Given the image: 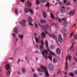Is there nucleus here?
<instances>
[{
    "label": "nucleus",
    "mask_w": 77,
    "mask_h": 77,
    "mask_svg": "<svg viewBox=\"0 0 77 77\" xmlns=\"http://www.w3.org/2000/svg\"><path fill=\"white\" fill-rule=\"evenodd\" d=\"M41 68H37V71L39 72H44L45 71L46 76V77H49V74L47 70L42 66H41Z\"/></svg>",
    "instance_id": "f257e3e1"
},
{
    "label": "nucleus",
    "mask_w": 77,
    "mask_h": 77,
    "mask_svg": "<svg viewBox=\"0 0 77 77\" xmlns=\"http://www.w3.org/2000/svg\"><path fill=\"white\" fill-rule=\"evenodd\" d=\"M26 23H27V20L25 19H23L19 22L20 24H21L23 27H25L26 26Z\"/></svg>",
    "instance_id": "f03ea898"
},
{
    "label": "nucleus",
    "mask_w": 77,
    "mask_h": 77,
    "mask_svg": "<svg viewBox=\"0 0 77 77\" xmlns=\"http://www.w3.org/2000/svg\"><path fill=\"white\" fill-rule=\"evenodd\" d=\"M48 69L51 71H52L54 69V66L51 63H49L48 65Z\"/></svg>",
    "instance_id": "7ed1b4c3"
},
{
    "label": "nucleus",
    "mask_w": 77,
    "mask_h": 77,
    "mask_svg": "<svg viewBox=\"0 0 77 77\" xmlns=\"http://www.w3.org/2000/svg\"><path fill=\"white\" fill-rule=\"evenodd\" d=\"M58 41L59 42L61 43L63 42V38H62V36L60 34H59L58 35Z\"/></svg>",
    "instance_id": "20e7f679"
},
{
    "label": "nucleus",
    "mask_w": 77,
    "mask_h": 77,
    "mask_svg": "<svg viewBox=\"0 0 77 77\" xmlns=\"http://www.w3.org/2000/svg\"><path fill=\"white\" fill-rule=\"evenodd\" d=\"M56 52L57 54L58 55H59L60 54V53H61V51H60V49L59 48H57L56 50Z\"/></svg>",
    "instance_id": "39448f33"
},
{
    "label": "nucleus",
    "mask_w": 77,
    "mask_h": 77,
    "mask_svg": "<svg viewBox=\"0 0 77 77\" xmlns=\"http://www.w3.org/2000/svg\"><path fill=\"white\" fill-rule=\"evenodd\" d=\"M28 23H32L33 20L31 17H29L28 18Z\"/></svg>",
    "instance_id": "423d86ee"
},
{
    "label": "nucleus",
    "mask_w": 77,
    "mask_h": 77,
    "mask_svg": "<svg viewBox=\"0 0 77 77\" xmlns=\"http://www.w3.org/2000/svg\"><path fill=\"white\" fill-rule=\"evenodd\" d=\"M41 28L42 30H47V26L45 25H42L41 26Z\"/></svg>",
    "instance_id": "0eeeda50"
},
{
    "label": "nucleus",
    "mask_w": 77,
    "mask_h": 77,
    "mask_svg": "<svg viewBox=\"0 0 77 77\" xmlns=\"http://www.w3.org/2000/svg\"><path fill=\"white\" fill-rule=\"evenodd\" d=\"M46 54L48 55V53H47V51L46 50H45L44 51H43L42 52V54L43 57L45 55V53Z\"/></svg>",
    "instance_id": "6e6552de"
},
{
    "label": "nucleus",
    "mask_w": 77,
    "mask_h": 77,
    "mask_svg": "<svg viewBox=\"0 0 77 77\" xmlns=\"http://www.w3.org/2000/svg\"><path fill=\"white\" fill-rule=\"evenodd\" d=\"M40 35L43 39H44V38H45V34L44 32H42V34H41Z\"/></svg>",
    "instance_id": "1a4fd4ad"
},
{
    "label": "nucleus",
    "mask_w": 77,
    "mask_h": 77,
    "mask_svg": "<svg viewBox=\"0 0 77 77\" xmlns=\"http://www.w3.org/2000/svg\"><path fill=\"white\" fill-rule=\"evenodd\" d=\"M46 46L47 47V49L48 51H50V50L49 49V47H48V42L47 41H46L45 42Z\"/></svg>",
    "instance_id": "9d476101"
},
{
    "label": "nucleus",
    "mask_w": 77,
    "mask_h": 77,
    "mask_svg": "<svg viewBox=\"0 0 77 77\" xmlns=\"http://www.w3.org/2000/svg\"><path fill=\"white\" fill-rule=\"evenodd\" d=\"M52 37L51 38H53L54 39H57V37L54 34L52 33L51 34Z\"/></svg>",
    "instance_id": "9b49d317"
},
{
    "label": "nucleus",
    "mask_w": 77,
    "mask_h": 77,
    "mask_svg": "<svg viewBox=\"0 0 77 77\" xmlns=\"http://www.w3.org/2000/svg\"><path fill=\"white\" fill-rule=\"evenodd\" d=\"M42 14L44 18H47V15L46 14V13L45 12L43 11L42 13Z\"/></svg>",
    "instance_id": "f8f14e48"
},
{
    "label": "nucleus",
    "mask_w": 77,
    "mask_h": 77,
    "mask_svg": "<svg viewBox=\"0 0 77 77\" xmlns=\"http://www.w3.org/2000/svg\"><path fill=\"white\" fill-rule=\"evenodd\" d=\"M5 68L6 69H10V65L7 64L5 65Z\"/></svg>",
    "instance_id": "ddd939ff"
},
{
    "label": "nucleus",
    "mask_w": 77,
    "mask_h": 77,
    "mask_svg": "<svg viewBox=\"0 0 77 77\" xmlns=\"http://www.w3.org/2000/svg\"><path fill=\"white\" fill-rule=\"evenodd\" d=\"M40 23L42 24H45L46 23V21L44 20L41 19L40 20Z\"/></svg>",
    "instance_id": "4468645a"
},
{
    "label": "nucleus",
    "mask_w": 77,
    "mask_h": 77,
    "mask_svg": "<svg viewBox=\"0 0 77 77\" xmlns=\"http://www.w3.org/2000/svg\"><path fill=\"white\" fill-rule=\"evenodd\" d=\"M14 32H15V33H16V34L18 33V28H15L14 29Z\"/></svg>",
    "instance_id": "2eb2a0df"
},
{
    "label": "nucleus",
    "mask_w": 77,
    "mask_h": 77,
    "mask_svg": "<svg viewBox=\"0 0 77 77\" xmlns=\"http://www.w3.org/2000/svg\"><path fill=\"white\" fill-rule=\"evenodd\" d=\"M24 11L25 12V13H26V14H28V13H29V9L27 8H25L24 9Z\"/></svg>",
    "instance_id": "dca6fc26"
},
{
    "label": "nucleus",
    "mask_w": 77,
    "mask_h": 77,
    "mask_svg": "<svg viewBox=\"0 0 77 77\" xmlns=\"http://www.w3.org/2000/svg\"><path fill=\"white\" fill-rule=\"evenodd\" d=\"M62 24L63 26H66L68 25V23H67V22L66 21L63 22Z\"/></svg>",
    "instance_id": "f3484780"
},
{
    "label": "nucleus",
    "mask_w": 77,
    "mask_h": 77,
    "mask_svg": "<svg viewBox=\"0 0 77 77\" xmlns=\"http://www.w3.org/2000/svg\"><path fill=\"white\" fill-rule=\"evenodd\" d=\"M67 61L65 63V65H66V66L65 67V70L66 71H67V69H68V64L67 63Z\"/></svg>",
    "instance_id": "a211bd4d"
},
{
    "label": "nucleus",
    "mask_w": 77,
    "mask_h": 77,
    "mask_svg": "<svg viewBox=\"0 0 77 77\" xmlns=\"http://www.w3.org/2000/svg\"><path fill=\"white\" fill-rule=\"evenodd\" d=\"M60 12L61 13H65V9H61L60 10Z\"/></svg>",
    "instance_id": "6ab92c4d"
},
{
    "label": "nucleus",
    "mask_w": 77,
    "mask_h": 77,
    "mask_svg": "<svg viewBox=\"0 0 77 77\" xmlns=\"http://www.w3.org/2000/svg\"><path fill=\"white\" fill-rule=\"evenodd\" d=\"M29 12L32 15H33V14H34V12H33V11L32 10L30 9H29Z\"/></svg>",
    "instance_id": "aec40b11"
},
{
    "label": "nucleus",
    "mask_w": 77,
    "mask_h": 77,
    "mask_svg": "<svg viewBox=\"0 0 77 77\" xmlns=\"http://www.w3.org/2000/svg\"><path fill=\"white\" fill-rule=\"evenodd\" d=\"M35 38V42H36V43H37V44L39 43V39H38V38L36 37H34Z\"/></svg>",
    "instance_id": "412c9836"
},
{
    "label": "nucleus",
    "mask_w": 77,
    "mask_h": 77,
    "mask_svg": "<svg viewBox=\"0 0 77 77\" xmlns=\"http://www.w3.org/2000/svg\"><path fill=\"white\" fill-rule=\"evenodd\" d=\"M74 47L71 46L69 49V50L70 51H74Z\"/></svg>",
    "instance_id": "4be33fe9"
},
{
    "label": "nucleus",
    "mask_w": 77,
    "mask_h": 77,
    "mask_svg": "<svg viewBox=\"0 0 77 77\" xmlns=\"http://www.w3.org/2000/svg\"><path fill=\"white\" fill-rule=\"evenodd\" d=\"M14 13L16 15H18V10H17V8H15V9L14 11Z\"/></svg>",
    "instance_id": "5701e85b"
},
{
    "label": "nucleus",
    "mask_w": 77,
    "mask_h": 77,
    "mask_svg": "<svg viewBox=\"0 0 77 77\" xmlns=\"http://www.w3.org/2000/svg\"><path fill=\"white\" fill-rule=\"evenodd\" d=\"M36 2L37 5H39L40 4V1L39 0H37Z\"/></svg>",
    "instance_id": "b1692460"
},
{
    "label": "nucleus",
    "mask_w": 77,
    "mask_h": 77,
    "mask_svg": "<svg viewBox=\"0 0 77 77\" xmlns=\"http://www.w3.org/2000/svg\"><path fill=\"white\" fill-rule=\"evenodd\" d=\"M54 48V45H52L50 46V48L51 49V50H53Z\"/></svg>",
    "instance_id": "393cba45"
},
{
    "label": "nucleus",
    "mask_w": 77,
    "mask_h": 77,
    "mask_svg": "<svg viewBox=\"0 0 77 77\" xmlns=\"http://www.w3.org/2000/svg\"><path fill=\"white\" fill-rule=\"evenodd\" d=\"M26 70L24 68H22V72H23V73H25L26 72Z\"/></svg>",
    "instance_id": "a878e982"
},
{
    "label": "nucleus",
    "mask_w": 77,
    "mask_h": 77,
    "mask_svg": "<svg viewBox=\"0 0 77 77\" xmlns=\"http://www.w3.org/2000/svg\"><path fill=\"white\" fill-rule=\"evenodd\" d=\"M75 14V12L74 11H72L69 12V14L70 15H74V14Z\"/></svg>",
    "instance_id": "bb28decb"
},
{
    "label": "nucleus",
    "mask_w": 77,
    "mask_h": 77,
    "mask_svg": "<svg viewBox=\"0 0 77 77\" xmlns=\"http://www.w3.org/2000/svg\"><path fill=\"white\" fill-rule=\"evenodd\" d=\"M27 5L29 6H32V4H30V2H29V1L27 2Z\"/></svg>",
    "instance_id": "cd10ccee"
},
{
    "label": "nucleus",
    "mask_w": 77,
    "mask_h": 77,
    "mask_svg": "<svg viewBox=\"0 0 77 77\" xmlns=\"http://www.w3.org/2000/svg\"><path fill=\"white\" fill-rule=\"evenodd\" d=\"M50 17L52 19H54V16H53V14L52 13L50 14Z\"/></svg>",
    "instance_id": "c85d7f7f"
},
{
    "label": "nucleus",
    "mask_w": 77,
    "mask_h": 77,
    "mask_svg": "<svg viewBox=\"0 0 77 77\" xmlns=\"http://www.w3.org/2000/svg\"><path fill=\"white\" fill-rule=\"evenodd\" d=\"M69 75L70 76H71V77H74V74L72 72L70 73H69Z\"/></svg>",
    "instance_id": "c756f323"
},
{
    "label": "nucleus",
    "mask_w": 77,
    "mask_h": 77,
    "mask_svg": "<svg viewBox=\"0 0 77 77\" xmlns=\"http://www.w3.org/2000/svg\"><path fill=\"white\" fill-rule=\"evenodd\" d=\"M53 62L54 63H55L57 62V61L56 59L54 58L53 59Z\"/></svg>",
    "instance_id": "7c9ffc66"
},
{
    "label": "nucleus",
    "mask_w": 77,
    "mask_h": 77,
    "mask_svg": "<svg viewBox=\"0 0 77 77\" xmlns=\"http://www.w3.org/2000/svg\"><path fill=\"white\" fill-rule=\"evenodd\" d=\"M48 58L51 61H52V57L51 56H48Z\"/></svg>",
    "instance_id": "2f4dec72"
},
{
    "label": "nucleus",
    "mask_w": 77,
    "mask_h": 77,
    "mask_svg": "<svg viewBox=\"0 0 77 77\" xmlns=\"http://www.w3.org/2000/svg\"><path fill=\"white\" fill-rule=\"evenodd\" d=\"M46 6H47V7H48V8L50 7V4L49 2H47L46 4Z\"/></svg>",
    "instance_id": "473e14b6"
},
{
    "label": "nucleus",
    "mask_w": 77,
    "mask_h": 77,
    "mask_svg": "<svg viewBox=\"0 0 77 77\" xmlns=\"http://www.w3.org/2000/svg\"><path fill=\"white\" fill-rule=\"evenodd\" d=\"M40 2L41 3H44L46 2V0H40Z\"/></svg>",
    "instance_id": "72a5a7b5"
},
{
    "label": "nucleus",
    "mask_w": 77,
    "mask_h": 77,
    "mask_svg": "<svg viewBox=\"0 0 77 77\" xmlns=\"http://www.w3.org/2000/svg\"><path fill=\"white\" fill-rule=\"evenodd\" d=\"M10 73H11V71H10V70L8 71L7 72V75H8V76H9V75H10Z\"/></svg>",
    "instance_id": "f704fd0d"
},
{
    "label": "nucleus",
    "mask_w": 77,
    "mask_h": 77,
    "mask_svg": "<svg viewBox=\"0 0 77 77\" xmlns=\"http://www.w3.org/2000/svg\"><path fill=\"white\" fill-rule=\"evenodd\" d=\"M58 4L59 5H60V6H61L63 5V2H58Z\"/></svg>",
    "instance_id": "c9c22d12"
},
{
    "label": "nucleus",
    "mask_w": 77,
    "mask_h": 77,
    "mask_svg": "<svg viewBox=\"0 0 77 77\" xmlns=\"http://www.w3.org/2000/svg\"><path fill=\"white\" fill-rule=\"evenodd\" d=\"M74 74L75 75H77V70H75L74 71Z\"/></svg>",
    "instance_id": "e433bc0d"
},
{
    "label": "nucleus",
    "mask_w": 77,
    "mask_h": 77,
    "mask_svg": "<svg viewBox=\"0 0 77 77\" xmlns=\"http://www.w3.org/2000/svg\"><path fill=\"white\" fill-rule=\"evenodd\" d=\"M24 58L26 60V61H27L28 60V57H27V56H25Z\"/></svg>",
    "instance_id": "4c0bfd02"
},
{
    "label": "nucleus",
    "mask_w": 77,
    "mask_h": 77,
    "mask_svg": "<svg viewBox=\"0 0 77 77\" xmlns=\"http://www.w3.org/2000/svg\"><path fill=\"white\" fill-rule=\"evenodd\" d=\"M50 53L51 54H52V55H53V56H56V55H55L54 54V53H53V52L51 51H50Z\"/></svg>",
    "instance_id": "58836bf2"
},
{
    "label": "nucleus",
    "mask_w": 77,
    "mask_h": 77,
    "mask_svg": "<svg viewBox=\"0 0 77 77\" xmlns=\"http://www.w3.org/2000/svg\"><path fill=\"white\" fill-rule=\"evenodd\" d=\"M19 36L20 39H23V36L22 35H19Z\"/></svg>",
    "instance_id": "ea45409f"
},
{
    "label": "nucleus",
    "mask_w": 77,
    "mask_h": 77,
    "mask_svg": "<svg viewBox=\"0 0 77 77\" xmlns=\"http://www.w3.org/2000/svg\"><path fill=\"white\" fill-rule=\"evenodd\" d=\"M74 59L75 60V61L76 62H77V58L75 57H74Z\"/></svg>",
    "instance_id": "a19ab883"
},
{
    "label": "nucleus",
    "mask_w": 77,
    "mask_h": 77,
    "mask_svg": "<svg viewBox=\"0 0 77 77\" xmlns=\"http://www.w3.org/2000/svg\"><path fill=\"white\" fill-rule=\"evenodd\" d=\"M44 46V45H40V48H41L42 49H44V48H43V46Z\"/></svg>",
    "instance_id": "79ce46f5"
},
{
    "label": "nucleus",
    "mask_w": 77,
    "mask_h": 77,
    "mask_svg": "<svg viewBox=\"0 0 77 77\" xmlns=\"http://www.w3.org/2000/svg\"><path fill=\"white\" fill-rule=\"evenodd\" d=\"M60 74V75H61V73L60 72V69L59 70L57 74Z\"/></svg>",
    "instance_id": "37998d69"
},
{
    "label": "nucleus",
    "mask_w": 77,
    "mask_h": 77,
    "mask_svg": "<svg viewBox=\"0 0 77 77\" xmlns=\"http://www.w3.org/2000/svg\"><path fill=\"white\" fill-rule=\"evenodd\" d=\"M12 36L13 37H14V38H15L16 37V34L14 33H13L12 34Z\"/></svg>",
    "instance_id": "c03bdc74"
},
{
    "label": "nucleus",
    "mask_w": 77,
    "mask_h": 77,
    "mask_svg": "<svg viewBox=\"0 0 77 77\" xmlns=\"http://www.w3.org/2000/svg\"><path fill=\"white\" fill-rule=\"evenodd\" d=\"M68 57H69L68 59H69V61H70V60L71 59L72 57L71 56H69Z\"/></svg>",
    "instance_id": "a18cd8bd"
},
{
    "label": "nucleus",
    "mask_w": 77,
    "mask_h": 77,
    "mask_svg": "<svg viewBox=\"0 0 77 77\" xmlns=\"http://www.w3.org/2000/svg\"><path fill=\"white\" fill-rule=\"evenodd\" d=\"M52 26H56V24L53 23H52Z\"/></svg>",
    "instance_id": "49530a36"
},
{
    "label": "nucleus",
    "mask_w": 77,
    "mask_h": 77,
    "mask_svg": "<svg viewBox=\"0 0 77 77\" xmlns=\"http://www.w3.org/2000/svg\"><path fill=\"white\" fill-rule=\"evenodd\" d=\"M71 5V4L69 2H68L66 4V6H69V5Z\"/></svg>",
    "instance_id": "de8ad7c7"
},
{
    "label": "nucleus",
    "mask_w": 77,
    "mask_h": 77,
    "mask_svg": "<svg viewBox=\"0 0 77 77\" xmlns=\"http://www.w3.org/2000/svg\"><path fill=\"white\" fill-rule=\"evenodd\" d=\"M63 30L64 32H66V29L64 28H63L62 29Z\"/></svg>",
    "instance_id": "09e8293b"
},
{
    "label": "nucleus",
    "mask_w": 77,
    "mask_h": 77,
    "mask_svg": "<svg viewBox=\"0 0 77 77\" xmlns=\"http://www.w3.org/2000/svg\"><path fill=\"white\" fill-rule=\"evenodd\" d=\"M35 25L36 27L37 28H38V25H37V24L35 23Z\"/></svg>",
    "instance_id": "8fccbe9b"
},
{
    "label": "nucleus",
    "mask_w": 77,
    "mask_h": 77,
    "mask_svg": "<svg viewBox=\"0 0 77 77\" xmlns=\"http://www.w3.org/2000/svg\"><path fill=\"white\" fill-rule=\"evenodd\" d=\"M72 33H73L72 32L70 34V38H71L72 35Z\"/></svg>",
    "instance_id": "3c124183"
},
{
    "label": "nucleus",
    "mask_w": 77,
    "mask_h": 77,
    "mask_svg": "<svg viewBox=\"0 0 77 77\" xmlns=\"http://www.w3.org/2000/svg\"><path fill=\"white\" fill-rule=\"evenodd\" d=\"M33 77H38L37 75L35 74H34Z\"/></svg>",
    "instance_id": "603ef678"
},
{
    "label": "nucleus",
    "mask_w": 77,
    "mask_h": 77,
    "mask_svg": "<svg viewBox=\"0 0 77 77\" xmlns=\"http://www.w3.org/2000/svg\"><path fill=\"white\" fill-rule=\"evenodd\" d=\"M41 43L42 44V45H44V42H43V41L42 40L41 41Z\"/></svg>",
    "instance_id": "864d4df0"
},
{
    "label": "nucleus",
    "mask_w": 77,
    "mask_h": 77,
    "mask_svg": "<svg viewBox=\"0 0 77 77\" xmlns=\"http://www.w3.org/2000/svg\"><path fill=\"white\" fill-rule=\"evenodd\" d=\"M29 25H30V26H33V25L32 23H29Z\"/></svg>",
    "instance_id": "5fc2aeb1"
},
{
    "label": "nucleus",
    "mask_w": 77,
    "mask_h": 77,
    "mask_svg": "<svg viewBox=\"0 0 77 77\" xmlns=\"http://www.w3.org/2000/svg\"><path fill=\"white\" fill-rule=\"evenodd\" d=\"M75 26H76V24H74L73 25V26H72V27L73 28H74V27H75Z\"/></svg>",
    "instance_id": "6e6d98bb"
},
{
    "label": "nucleus",
    "mask_w": 77,
    "mask_h": 77,
    "mask_svg": "<svg viewBox=\"0 0 77 77\" xmlns=\"http://www.w3.org/2000/svg\"><path fill=\"white\" fill-rule=\"evenodd\" d=\"M63 3H64V4H66V0H64L63 1Z\"/></svg>",
    "instance_id": "4d7b16f0"
},
{
    "label": "nucleus",
    "mask_w": 77,
    "mask_h": 77,
    "mask_svg": "<svg viewBox=\"0 0 77 77\" xmlns=\"http://www.w3.org/2000/svg\"><path fill=\"white\" fill-rule=\"evenodd\" d=\"M66 20V18L62 19V20H63V21H65Z\"/></svg>",
    "instance_id": "13d9d810"
},
{
    "label": "nucleus",
    "mask_w": 77,
    "mask_h": 77,
    "mask_svg": "<svg viewBox=\"0 0 77 77\" xmlns=\"http://www.w3.org/2000/svg\"><path fill=\"white\" fill-rule=\"evenodd\" d=\"M45 57L46 59H47V55H45Z\"/></svg>",
    "instance_id": "bf43d9fd"
},
{
    "label": "nucleus",
    "mask_w": 77,
    "mask_h": 77,
    "mask_svg": "<svg viewBox=\"0 0 77 77\" xmlns=\"http://www.w3.org/2000/svg\"><path fill=\"white\" fill-rule=\"evenodd\" d=\"M38 26H39V27H40L41 28V24L38 23Z\"/></svg>",
    "instance_id": "052dcab7"
},
{
    "label": "nucleus",
    "mask_w": 77,
    "mask_h": 77,
    "mask_svg": "<svg viewBox=\"0 0 77 77\" xmlns=\"http://www.w3.org/2000/svg\"><path fill=\"white\" fill-rule=\"evenodd\" d=\"M20 62V59H18V61L17 62V63H18Z\"/></svg>",
    "instance_id": "680f3d73"
},
{
    "label": "nucleus",
    "mask_w": 77,
    "mask_h": 77,
    "mask_svg": "<svg viewBox=\"0 0 77 77\" xmlns=\"http://www.w3.org/2000/svg\"><path fill=\"white\" fill-rule=\"evenodd\" d=\"M58 21H59L60 23H61V22H62V21H61V20H60V19H58Z\"/></svg>",
    "instance_id": "e2e57ef3"
},
{
    "label": "nucleus",
    "mask_w": 77,
    "mask_h": 77,
    "mask_svg": "<svg viewBox=\"0 0 77 77\" xmlns=\"http://www.w3.org/2000/svg\"><path fill=\"white\" fill-rule=\"evenodd\" d=\"M66 9H67V10H69V7H67Z\"/></svg>",
    "instance_id": "0e129e2a"
},
{
    "label": "nucleus",
    "mask_w": 77,
    "mask_h": 77,
    "mask_svg": "<svg viewBox=\"0 0 77 77\" xmlns=\"http://www.w3.org/2000/svg\"><path fill=\"white\" fill-rule=\"evenodd\" d=\"M17 74L19 75L21 74V73L20 72H17Z\"/></svg>",
    "instance_id": "69168bd1"
},
{
    "label": "nucleus",
    "mask_w": 77,
    "mask_h": 77,
    "mask_svg": "<svg viewBox=\"0 0 77 77\" xmlns=\"http://www.w3.org/2000/svg\"><path fill=\"white\" fill-rule=\"evenodd\" d=\"M35 47L37 48H38L39 47L38 46V45H36L35 46Z\"/></svg>",
    "instance_id": "338daca9"
},
{
    "label": "nucleus",
    "mask_w": 77,
    "mask_h": 77,
    "mask_svg": "<svg viewBox=\"0 0 77 77\" xmlns=\"http://www.w3.org/2000/svg\"><path fill=\"white\" fill-rule=\"evenodd\" d=\"M39 74L40 75H42V73H39Z\"/></svg>",
    "instance_id": "774afa93"
}]
</instances>
